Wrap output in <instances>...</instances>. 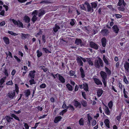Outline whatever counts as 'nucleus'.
Listing matches in <instances>:
<instances>
[{"mask_svg":"<svg viewBox=\"0 0 129 129\" xmlns=\"http://www.w3.org/2000/svg\"><path fill=\"white\" fill-rule=\"evenodd\" d=\"M98 60H95L94 62V66L96 68H100V66L103 67V61L100 58H98Z\"/></svg>","mask_w":129,"mask_h":129,"instance_id":"f257e3e1","label":"nucleus"},{"mask_svg":"<svg viewBox=\"0 0 129 129\" xmlns=\"http://www.w3.org/2000/svg\"><path fill=\"white\" fill-rule=\"evenodd\" d=\"M100 75L102 78V81L105 87L106 86V80L107 79V73L104 71H101L100 73Z\"/></svg>","mask_w":129,"mask_h":129,"instance_id":"f03ea898","label":"nucleus"},{"mask_svg":"<svg viewBox=\"0 0 129 129\" xmlns=\"http://www.w3.org/2000/svg\"><path fill=\"white\" fill-rule=\"evenodd\" d=\"M125 73H127L129 72V63L127 61L125 62L124 64Z\"/></svg>","mask_w":129,"mask_h":129,"instance_id":"7ed1b4c3","label":"nucleus"},{"mask_svg":"<svg viewBox=\"0 0 129 129\" xmlns=\"http://www.w3.org/2000/svg\"><path fill=\"white\" fill-rule=\"evenodd\" d=\"M90 45L91 47L97 50L98 49V45L94 42H90Z\"/></svg>","mask_w":129,"mask_h":129,"instance_id":"20e7f679","label":"nucleus"},{"mask_svg":"<svg viewBox=\"0 0 129 129\" xmlns=\"http://www.w3.org/2000/svg\"><path fill=\"white\" fill-rule=\"evenodd\" d=\"M93 80L94 82L98 85H102V83L101 81L99 79L95 78H93Z\"/></svg>","mask_w":129,"mask_h":129,"instance_id":"39448f33","label":"nucleus"},{"mask_svg":"<svg viewBox=\"0 0 129 129\" xmlns=\"http://www.w3.org/2000/svg\"><path fill=\"white\" fill-rule=\"evenodd\" d=\"M103 59L106 65L109 64V59L107 57H106L104 55H103Z\"/></svg>","mask_w":129,"mask_h":129,"instance_id":"423d86ee","label":"nucleus"},{"mask_svg":"<svg viewBox=\"0 0 129 129\" xmlns=\"http://www.w3.org/2000/svg\"><path fill=\"white\" fill-rule=\"evenodd\" d=\"M74 105L76 107L81 108V103L77 101H74Z\"/></svg>","mask_w":129,"mask_h":129,"instance_id":"0eeeda50","label":"nucleus"},{"mask_svg":"<svg viewBox=\"0 0 129 129\" xmlns=\"http://www.w3.org/2000/svg\"><path fill=\"white\" fill-rule=\"evenodd\" d=\"M112 28L114 32L118 34V33L119 29L116 25H114L112 27Z\"/></svg>","mask_w":129,"mask_h":129,"instance_id":"6e6552de","label":"nucleus"},{"mask_svg":"<svg viewBox=\"0 0 129 129\" xmlns=\"http://www.w3.org/2000/svg\"><path fill=\"white\" fill-rule=\"evenodd\" d=\"M75 43L78 45L82 46V41L81 39L77 38L75 41Z\"/></svg>","mask_w":129,"mask_h":129,"instance_id":"1a4fd4ad","label":"nucleus"},{"mask_svg":"<svg viewBox=\"0 0 129 129\" xmlns=\"http://www.w3.org/2000/svg\"><path fill=\"white\" fill-rule=\"evenodd\" d=\"M103 104L105 106V113L108 115H110V111L109 110L108 107L106 106L103 103Z\"/></svg>","mask_w":129,"mask_h":129,"instance_id":"9d476101","label":"nucleus"},{"mask_svg":"<svg viewBox=\"0 0 129 129\" xmlns=\"http://www.w3.org/2000/svg\"><path fill=\"white\" fill-rule=\"evenodd\" d=\"M36 71H30L29 74V75L31 78V79H34L35 76V73Z\"/></svg>","mask_w":129,"mask_h":129,"instance_id":"9b49d317","label":"nucleus"},{"mask_svg":"<svg viewBox=\"0 0 129 129\" xmlns=\"http://www.w3.org/2000/svg\"><path fill=\"white\" fill-rule=\"evenodd\" d=\"M58 79L62 83L65 82V79L61 75H59Z\"/></svg>","mask_w":129,"mask_h":129,"instance_id":"f8f14e48","label":"nucleus"},{"mask_svg":"<svg viewBox=\"0 0 129 129\" xmlns=\"http://www.w3.org/2000/svg\"><path fill=\"white\" fill-rule=\"evenodd\" d=\"M122 4L124 6H125L126 5V4L124 2V0H119V2L117 4L118 5L120 6Z\"/></svg>","mask_w":129,"mask_h":129,"instance_id":"ddd939ff","label":"nucleus"},{"mask_svg":"<svg viewBox=\"0 0 129 129\" xmlns=\"http://www.w3.org/2000/svg\"><path fill=\"white\" fill-rule=\"evenodd\" d=\"M60 27L57 24H55V26L53 28V30L55 33H56L58 29H60Z\"/></svg>","mask_w":129,"mask_h":129,"instance_id":"4468645a","label":"nucleus"},{"mask_svg":"<svg viewBox=\"0 0 129 129\" xmlns=\"http://www.w3.org/2000/svg\"><path fill=\"white\" fill-rule=\"evenodd\" d=\"M15 92H9L8 93V96L11 99H13L15 96Z\"/></svg>","mask_w":129,"mask_h":129,"instance_id":"2eb2a0df","label":"nucleus"},{"mask_svg":"<svg viewBox=\"0 0 129 129\" xmlns=\"http://www.w3.org/2000/svg\"><path fill=\"white\" fill-rule=\"evenodd\" d=\"M45 11L44 10L41 9L40 10L38 13V16L40 17L41 16H42L44 14H45Z\"/></svg>","mask_w":129,"mask_h":129,"instance_id":"dca6fc26","label":"nucleus"},{"mask_svg":"<svg viewBox=\"0 0 129 129\" xmlns=\"http://www.w3.org/2000/svg\"><path fill=\"white\" fill-rule=\"evenodd\" d=\"M101 41L103 46L104 47H105L106 42V39L105 38H103L101 40Z\"/></svg>","mask_w":129,"mask_h":129,"instance_id":"f3484780","label":"nucleus"},{"mask_svg":"<svg viewBox=\"0 0 129 129\" xmlns=\"http://www.w3.org/2000/svg\"><path fill=\"white\" fill-rule=\"evenodd\" d=\"M101 33L103 35L107 36L108 33V30L107 29H104L101 31Z\"/></svg>","mask_w":129,"mask_h":129,"instance_id":"a211bd4d","label":"nucleus"},{"mask_svg":"<svg viewBox=\"0 0 129 129\" xmlns=\"http://www.w3.org/2000/svg\"><path fill=\"white\" fill-rule=\"evenodd\" d=\"M103 93V90L102 89H98L97 91V93L98 96L99 97Z\"/></svg>","mask_w":129,"mask_h":129,"instance_id":"6ab92c4d","label":"nucleus"},{"mask_svg":"<svg viewBox=\"0 0 129 129\" xmlns=\"http://www.w3.org/2000/svg\"><path fill=\"white\" fill-rule=\"evenodd\" d=\"M86 61L88 63L89 65L92 66L93 65V62L91 61L90 58H86Z\"/></svg>","mask_w":129,"mask_h":129,"instance_id":"aec40b11","label":"nucleus"},{"mask_svg":"<svg viewBox=\"0 0 129 129\" xmlns=\"http://www.w3.org/2000/svg\"><path fill=\"white\" fill-rule=\"evenodd\" d=\"M62 119V117L61 116H58L56 117L54 120V122L55 123H57Z\"/></svg>","mask_w":129,"mask_h":129,"instance_id":"412c9836","label":"nucleus"},{"mask_svg":"<svg viewBox=\"0 0 129 129\" xmlns=\"http://www.w3.org/2000/svg\"><path fill=\"white\" fill-rule=\"evenodd\" d=\"M105 69L106 72L107 73V74L109 75H110L111 74V72L109 69L107 68L106 66H105Z\"/></svg>","mask_w":129,"mask_h":129,"instance_id":"4be33fe9","label":"nucleus"},{"mask_svg":"<svg viewBox=\"0 0 129 129\" xmlns=\"http://www.w3.org/2000/svg\"><path fill=\"white\" fill-rule=\"evenodd\" d=\"M24 19L26 23H28L30 22V19L29 17L27 16L26 15L24 16Z\"/></svg>","mask_w":129,"mask_h":129,"instance_id":"5701e85b","label":"nucleus"},{"mask_svg":"<svg viewBox=\"0 0 129 129\" xmlns=\"http://www.w3.org/2000/svg\"><path fill=\"white\" fill-rule=\"evenodd\" d=\"M80 71L81 73V77L82 78H84L85 76L84 71L82 67L80 68Z\"/></svg>","mask_w":129,"mask_h":129,"instance_id":"b1692460","label":"nucleus"},{"mask_svg":"<svg viewBox=\"0 0 129 129\" xmlns=\"http://www.w3.org/2000/svg\"><path fill=\"white\" fill-rule=\"evenodd\" d=\"M105 123V124L106 125L108 128H110L109 126V120L108 119H106L104 122Z\"/></svg>","mask_w":129,"mask_h":129,"instance_id":"393cba45","label":"nucleus"},{"mask_svg":"<svg viewBox=\"0 0 129 129\" xmlns=\"http://www.w3.org/2000/svg\"><path fill=\"white\" fill-rule=\"evenodd\" d=\"M3 39L4 42L6 44H8L9 43V41L8 38L6 37H4Z\"/></svg>","mask_w":129,"mask_h":129,"instance_id":"a878e982","label":"nucleus"},{"mask_svg":"<svg viewBox=\"0 0 129 129\" xmlns=\"http://www.w3.org/2000/svg\"><path fill=\"white\" fill-rule=\"evenodd\" d=\"M21 37L22 38H24V39H26L30 36V35L28 34H25L23 33H21Z\"/></svg>","mask_w":129,"mask_h":129,"instance_id":"bb28decb","label":"nucleus"},{"mask_svg":"<svg viewBox=\"0 0 129 129\" xmlns=\"http://www.w3.org/2000/svg\"><path fill=\"white\" fill-rule=\"evenodd\" d=\"M77 62L80 64V66H82L83 63L81 59L79 57H78L77 59Z\"/></svg>","mask_w":129,"mask_h":129,"instance_id":"cd10ccee","label":"nucleus"},{"mask_svg":"<svg viewBox=\"0 0 129 129\" xmlns=\"http://www.w3.org/2000/svg\"><path fill=\"white\" fill-rule=\"evenodd\" d=\"M66 86L69 90L72 91L73 90V87L69 84H67L66 85Z\"/></svg>","mask_w":129,"mask_h":129,"instance_id":"c85d7f7f","label":"nucleus"},{"mask_svg":"<svg viewBox=\"0 0 129 129\" xmlns=\"http://www.w3.org/2000/svg\"><path fill=\"white\" fill-rule=\"evenodd\" d=\"M37 56L38 58L40 57L42 55V53L39 50H37Z\"/></svg>","mask_w":129,"mask_h":129,"instance_id":"c756f323","label":"nucleus"},{"mask_svg":"<svg viewBox=\"0 0 129 129\" xmlns=\"http://www.w3.org/2000/svg\"><path fill=\"white\" fill-rule=\"evenodd\" d=\"M91 4H92V12H93V8H96V7H97V4L96 3H91Z\"/></svg>","mask_w":129,"mask_h":129,"instance_id":"7c9ffc66","label":"nucleus"},{"mask_svg":"<svg viewBox=\"0 0 129 129\" xmlns=\"http://www.w3.org/2000/svg\"><path fill=\"white\" fill-rule=\"evenodd\" d=\"M6 118L7 121L8 122H11V119H13V118L7 116L6 117Z\"/></svg>","mask_w":129,"mask_h":129,"instance_id":"2f4dec72","label":"nucleus"},{"mask_svg":"<svg viewBox=\"0 0 129 129\" xmlns=\"http://www.w3.org/2000/svg\"><path fill=\"white\" fill-rule=\"evenodd\" d=\"M37 17L36 15H34L31 19V20L34 23L37 20Z\"/></svg>","mask_w":129,"mask_h":129,"instance_id":"473e14b6","label":"nucleus"},{"mask_svg":"<svg viewBox=\"0 0 129 129\" xmlns=\"http://www.w3.org/2000/svg\"><path fill=\"white\" fill-rule=\"evenodd\" d=\"M79 7L82 10L86 11V9L85 7V5L84 4L79 5Z\"/></svg>","mask_w":129,"mask_h":129,"instance_id":"72a5a7b5","label":"nucleus"},{"mask_svg":"<svg viewBox=\"0 0 129 129\" xmlns=\"http://www.w3.org/2000/svg\"><path fill=\"white\" fill-rule=\"evenodd\" d=\"M84 121L83 118H81L79 121V124L81 125H84Z\"/></svg>","mask_w":129,"mask_h":129,"instance_id":"f704fd0d","label":"nucleus"},{"mask_svg":"<svg viewBox=\"0 0 129 129\" xmlns=\"http://www.w3.org/2000/svg\"><path fill=\"white\" fill-rule=\"evenodd\" d=\"M81 104L84 107H86L87 106V102L85 100H82V102H81Z\"/></svg>","mask_w":129,"mask_h":129,"instance_id":"c9c22d12","label":"nucleus"},{"mask_svg":"<svg viewBox=\"0 0 129 129\" xmlns=\"http://www.w3.org/2000/svg\"><path fill=\"white\" fill-rule=\"evenodd\" d=\"M11 117H14L16 120H18L19 121H20V120H19L18 117H17V116L15 114H11Z\"/></svg>","mask_w":129,"mask_h":129,"instance_id":"e433bc0d","label":"nucleus"},{"mask_svg":"<svg viewBox=\"0 0 129 129\" xmlns=\"http://www.w3.org/2000/svg\"><path fill=\"white\" fill-rule=\"evenodd\" d=\"M87 118L88 121L89 123L90 124V121L92 120V118L90 116L89 114L87 115Z\"/></svg>","mask_w":129,"mask_h":129,"instance_id":"4c0bfd02","label":"nucleus"},{"mask_svg":"<svg viewBox=\"0 0 129 129\" xmlns=\"http://www.w3.org/2000/svg\"><path fill=\"white\" fill-rule=\"evenodd\" d=\"M42 34V30L41 29H40V31L38 33L35 35L36 37L37 38L39 36H40L41 37V35Z\"/></svg>","mask_w":129,"mask_h":129,"instance_id":"58836bf2","label":"nucleus"},{"mask_svg":"<svg viewBox=\"0 0 129 129\" xmlns=\"http://www.w3.org/2000/svg\"><path fill=\"white\" fill-rule=\"evenodd\" d=\"M123 92L124 95V97L125 98H127L128 96L126 94V93H127V92L125 90V88L123 89Z\"/></svg>","mask_w":129,"mask_h":129,"instance_id":"ea45409f","label":"nucleus"},{"mask_svg":"<svg viewBox=\"0 0 129 129\" xmlns=\"http://www.w3.org/2000/svg\"><path fill=\"white\" fill-rule=\"evenodd\" d=\"M83 88H84V89L86 91H88V85L86 83L85 84H84V86Z\"/></svg>","mask_w":129,"mask_h":129,"instance_id":"a19ab883","label":"nucleus"},{"mask_svg":"<svg viewBox=\"0 0 129 129\" xmlns=\"http://www.w3.org/2000/svg\"><path fill=\"white\" fill-rule=\"evenodd\" d=\"M6 77H5L1 79L0 80V83L1 84V85H2L4 82L5 80L6 79Z\"/></svg>","mask_w":129,"mask_h":129,"instance_id":"79ce46f5","label":"nucleus"},{"mask_svg":"<svg viewBox=\"0 0 129 129\" xmlns=\"http://www.w3.org/2000/svg\"><path fill=\"white\" fill-rule=\"evenodd\" d=\"M8 33L11 35H14V36L18 35L17 34L15 33H14L13 31H8Z\"/></svg>","mask_w":129,"mask_h":129,"instance_id":"37998d69","label":"nucleus"},{"mask_svg":"<svg viewBox=\"0 0 129 129\" xmlns=\"http://www.w3.org/2000/svg\"><path fill=\"white\" fill-rule=\"evenodd\" d=\"M30 91L29 90H27L25 92V96L28 97V96L30 95Z\"/></svg>","mask_w":129,"mask_h":129,"instance_id":"c03bdc74","label":"nucleus"},{"mask_svg":"<svg viewBox=\"0 0 129 129\" xmlns=\"http://www.w3.org/2000/svg\"><path fill=\"white\" fill-rule=\"evenodd\" d=\"M42 42L44 43H45L46 41L45 39V35H43L42 36Z\"/></svg>","mask_w":129,"mask_h":129,"instance_id":"a18cd8bd","label":"nucleus"},{"mask_svg":"<svg viewBox=\"0 0 129 129\" xmlns=\"http://www.w3.org/2000/svg\"><path fill=\"white\" fill-rule=\"evenodd\" d=\"M31 80H30L29 81V82L30 83V85H32L33 84H35L36 83L35 81L33 79H32Z\"/></svg>","mask_w":129,"mask_h":129,"instance_id":"49530a36","label":"nucleus"},{"mask_svg":"<svg viewBox=\"0 0 129 129\" xmlns=\"http://www.w3.org/2000/svg\"><path fill=\"white\" fill-rule=\"evenodd\" d=\"M46 86V84L45 83H43L40 85V87L41 88H44Z\"/></svg>","mask_w":129,"mask_h":129,"instance_id":"de8ad7c7","label":"nucleus"},{"mask_svg":"<svg viewBox=\"0 0 129 129\" xmlns=\"http://www.w3.org/2000/svg\"><path fill=\"white\" fill-rule=\"evenodd\" d=\"M108 106L110 109L113 106V103L112 101H111L108 104Z\"/></svg>","mask_w":129,"mask_h":129,"instance_id":"09e8293b","label":"nucleus"},{"mask_svg":"<svg viewBox=\"0 0 129 129\" xmlns=\"http://www.w3.org/2000/svg\"><path fill=\"white\" fill-rule=\"evenodd\" d=\"M43 49L44 51L46 53H47L49 52L50 53H51V52L49 51L47 48H43Z\"/></svg>","mask_w":129,"mask_h":129,"instance_id":"8fccbe9b","label":"nucleus"},{"mask_svg":"<svg viewBox=\"0 0 129 129\" xmlns=\"http://www.w3.org/2000/svg\"><path fill=\"white\" fill-rule=\"evenodd\" d=\"M87 11L88 12H90L91 11V10H92V8H91L90 6V5H88L87 6Z\"/></svg>","mask_w":129,"mask_h":129,"instance_id":"3c124183","label":"nucleus"},{"mask_svg":"<svg viewBox=\"0 0 129 129\" xmlns=\"http://www.w3.org/2000/svg\"><path fill=\"white\" fill-rule=\"evenodd\" d=\"M4 73H5V75H6V76H8V70L7 69H6V68L5 69L4 71Z\"/></svg>","mask_w":129,"mask_h":129,"instance_id":"603ef678","label":"nucleus"},{"mask_svg":"<svg viewBox=\"0 0 129 129\" xmlns=\"http://www.w3.org/2000/svg\"><path fill=\"white\" fill-rule=\"evenodd\" d=\"M121 114H119V115L117 116V117H116V119L119 121H120L121 119Z\"/></svg>","mask_w":129,"mask_h":129,"instance_id":"864d4df0","label":"nucleus"},{"mask_svg":"<svg viewBox=\"0 0 129 129\" xmlns=\"http://www.w3.org/2000/svg\"><path fill=\"white\" fill-rule=\"evenodd\" d=\"M48 3V1L46 0L42 1L40 3V4H47Z\"/></svg>","mask_w":129,"mask_h":129,"instance_id":"5fc2aeb1","label":"nucleus"},{"mask_svg":"<svg viewBox=\"0 0 129 129\" xmlns=\"http://www.w3.org/2000/svg\"><path fill=\"white\" fill-rule=\"evenodd\" d=\"M5 53L7 55V57H8V55L9 56H11L12 58V54L9 51L8 53H7V52H6Z\"/></svg>","mask_w":129,"mask_h":129,"instance_id":"6e6d98bb","label":"nucleus"},{"mask_svg":"<svg viewBox=\"0 0 129 129\" xmlns=\"http://www.w3.org/2000/svg\"><path fill=\"white\" fill-rule=\"evenodd\" d=\"M12 21L15 25H17L18 24V22L16 20L13 19H12Z\"/></svg>","mask_w":129,"mask_h":129,"instance_id":"4d7b16f0","label":"nucleus"},{"mask_svg":"<svg viewBox=\"0 0 129 129\" xmlns=\"http://www.w3.org/2000/svg\"><path fill=\"white\" fill-rule=\"evenodd\" d=\"M17 25L19 27H23V24L22 23L19 21H18V24H17Z\"/></svg>","mask_w":129,"mask_h":129,"instance_id":"13d9d810","label":"nucleus"},{"mask_svg":"<svg viewBox=\"0 0 129 129\" xmlns=\"http://www.w3.org/2000/svg\"><path fill=\"white\" fill-rule=\"evenodd\" d=\"M15 58L17 60L18 62H20L21 61V60L20 59H19L18 57L16 56H14Z\"/></svg>","mask_w":129,"mask_h":129,"instance_id":"bf43d9fd","label":"nucleus"},{"mask_svg":"<svg viewBox=\"0 0 129 129\" xmlns=\"http://www.w3.org/2000/svg\"><path fill=\"white\" fill-rule=\"evenodd\" d=\"M123 78H124V82H125V83L126 84H128V82L126 78V76H124L123 77Z\"/></svg>","mask_w":129,"mask_h":129,"instance_id":"052dcab7","label":"nucleus"},{"mask_svg":"<svg viewBox=\"0 0 129 129\" xmlns=\"http://www.w3.org/2000/svg\"><path fill=\"white\" fill-rule=\"evenodd\" d=\"M74 20L75 19H72L71 21L70 22V24L71 25L73 26L75 24Z\"/></svg>","mask_w":129,"mask_h":129,"instance_id":"680f3d73","label":"nucleus"},{"mask_svg":"<svg viewBox=\"0 0 129 129\" xmlns=\"http://www.w3.org/2000/svg\"><path fill=\"white\" fill-rule=\"evenodd\" d=\"M75 74V72L74 71L71 70L70 71V76H72Z\"/></svg>","mask_w":129,"mask_h":129,"instance_id":"e2e57ef3","label":"nucleus"},{"mask_svg":"<svg viewBox=\"0 0 129 129\" xmlns=\"http://www.w3.org/2000/svg\"><path fill=\"white\" fill-rule=\"evenodd\" d=\"M115 16L117 18H120L122 17V16L119 14H115Z\"/></svg>","mask_w":129,"mask_h":129,"instance_id":"0e129e2a","label":"nucleus"},{"mask_svg":"<svg viewBox=\"0 0 129 129\" xmlns=\"http://www.w3.org/2000/svg\"><path fill=\"white\" fill-rule=\"evenodd\" d=\"M24 126L25 128V129H28L29 128V126H28L27 123H24Z\"/></svg>","mask_w":129,"mask_h":129,"instance_id":"69168bd1","label":"nucleus"},{"mask_svg":"<svg viewBox=\"0 0 129 129\" xmlns=\"http://www.w3.org/2000/svg\"><path fill=\"white\" fill-rule=\"evenodd\" d=\"M118 10L120 11H124L125 10V9L123 7H119L118 8Z\"/></svg>","mask_w":129,"mask_h":129,"instance_id":"338daca9","label":"nucleus"},{"mask_svg":"<svg viewBox=\"0 0 129 129\" xmlns=\"http://www.w3.org/2000/svg\"><path fill=\"white\" fill-rule=\"evenodd\" d=\"M69 108L70 109V110H71L72 111H74V107L70 105H69Z\"/></svg>","mask_w":129,"mask_h":129,"instance_id":"774afa93","label":"nucleus"}]
</instances>
